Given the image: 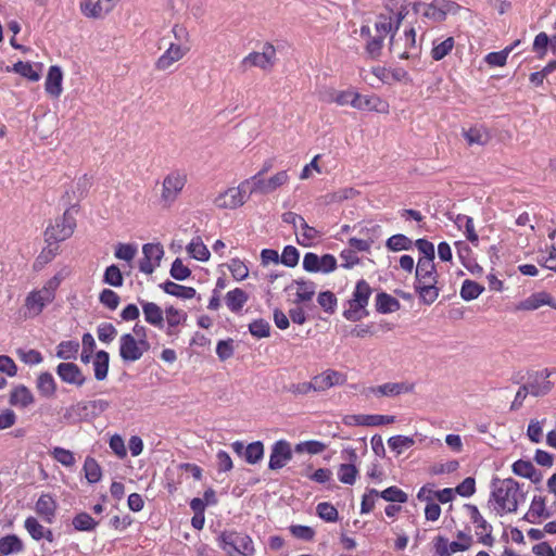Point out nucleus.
<instances>
[{
    "mask_svg": "<svg viewBox=\"0 0 556 556\" xmlns=\"http://www.w3.org/2000/svg\"><path fill=\"white\" fill-rule=\"evenodd\" d=\"M526 501V493L513 478H494L491 483L489 504L497 515L516 513L518 506Z\"/></svg>",
    "mask_w": 556,
    "mask_h": 556,
    "instance_id": "f257e3e1",
    "label": "nucleus"
},
{
    "mask_svg": "<svg viewBox=\"0 0 556 556\" xmlns=\"http://www.w3.org/2000/svg\"><path fill=\"white\" fill-rule=\"evenodd\" d=\"M63 279L64 275L62 273H58L48 279L41 288L31 290L24 300V317H38L43 309L55 300L56 290Z\"/></svg>",
    "mask_w": 556,
    "mask_h": 556,
    "instance_id": "f03ea898",
    "label": "nucleus"
},
{
    "mask_svg": "<svg viewBox=\"0 0 556 556\" xmlns=\"http://www.w3.org/2000/svg\"><path fill=\"white\" fill-rule=\"evenodd\" d=\"M217 543L227 556H253L255 553L253 540L243 532L223 531Z\"/></svg>",
    "mask_w": 556,
    "mask_h": 556,
    "instance_id": "7ed1b4c3",
    "label": "nucleus"
},
{
    "mask_svg": "<svg viewBox=\"0 0 556 556\" xmlns=\"http://www.w3.org/2000/svg\"><path fill=\"white\" fill-rule=\"evenodd\" d=\"M463 8L450 0H433L431 3L415 2L413 10L433 22H443L448 14L456 15Z\"/></svg>",
    "mask_w": 556,
    "mask_h": 556,
    "instance_id": "20e7f679",
    "label": "nucleus"
},
{
    "mask_svg": "<svg viewBox=\"0 0 556 556\" xmlns=\"http://www.w3.org/2000/svg\"><path fill=\"white\" fill-rule=\"evenodd\" d=\"M371 292L370 286L364 279L356 283L353 295L349 301V308L343 313L348 320L357 321L367 315L365 307L368 304Z\"/></svg>",
    "mask_w": 556,
    "mask_h": 556,
    "instance_id": "39448f33",
    "label": "nucleus"
},
{
    "mask_svg": "<svg viewBox=\"0 0 556 556\" xmlns=\"http://www.w3.org/2000/svg\"><path fill=\"white\" fill-rule=\"evenodd\" d=\"M150 348L148 339L138 340L131 333H124L119 337V356L125 363L139 361Z\"/></svg>",
    "mask_w": 556,
    "mask_h": 556,
    "instance_id": "423d86ee",
    "label": "nucleus"
},
{
    "mask_svg": "<svg viewBox=\"0 0 556 556\" xmlns=\"http://www.w3.org/2000/svg\"><path fill=\"white\" fill-rule=\"evenodd\" d=\"M248 201V182L229 187L219 192L214 199V205L220 210H236Z\"/></svg>",
    "mask_w": 556,
    "mask_h": 556,
    "instance_id": "0eeeda50",
    "label": "nucleus"
},
{
    "mask_svg": "<svg viewBox=\"0 0 556 556\" xmlns=\"http://www.w3.org/2000/svg\"><path fill=\"white\" fill-rule=\"evenodd\" d=\"M277 62V52L276 48L266 42L262 51L260 52H251L247 56H244L241 61V66L243 70H248L250 67H258L264 72H270Z\"/></svg>",
    "mask_w": 556,
    "mask_h": 556,
    "instance_id": "6e6552de",
    "label": "nucleus"
},
{
    "mask_svg": "<svg viewBox=\"0 0 556 556\" xmlns=\"http://www.w3.org/2000/svg\"><path fill=\"white\" fill-rule=\"evenodd\" d=\"M187 182V175L179 170L168 173L162 182L161 203L170 206L179 197Z\"/></svg>",
    "mask_w": 556,
    "mask_h": 556,
    "instance_id": "1a4fd4ad",
    "label": "nucleus"
},
{
    "mask_svg": "<svg viewBox=\"0 0 556 556\" xmlns=\"http://www.w3.org/2000/svg\"><path fill=\"white\" fill-rule=\"evenodd\" d=\"M390 51L396 54L400 59H412L417 56L418 47L416 45L415 29L409 28L399 37H395V34H392L390 38Z\"/></svg>",
    "mask_w": 556,
    "mask_h": 556,
    "instance_id": "9d476101",
    "label": "nucleus"
},
{
    "mask_svg": "<svg viewBox=\"0 0 556 556\" xmlns=\"http://www.w3.org/2000/svg\"><path fill=\"white\" fill-rule=\"evenodd\" d=\"M76 227V220L70 211H66L62 217L55 220V224L46 230V240L48 242L64 241L70 238Z\"/></svg>",
    "mask_w": 556,
    "mask_h": 556,
    "instance_id": "9b49d317",
    "label": "nucleus"
},
{
    "mask_svg": "<svg viewBox=\"0 0 556 556\" xmlns=\"http://www.w3.org/2000/svg\"><path fill=\"white\" fill-rule=\"evenodd\" d=\"M303 268L309 273L329 274L337 268V260L332 254H324L318 256L308 252L303 257Z\"/></svg>",
    "mask_w": 556,
    "mask_h": 556,
    "instance_id": "f8f14e48",
    "label": "nucleus"
},
{
    "mask_svg": "<svg viewBox=\"0 0 556 556\" xmlns=\"http://www.w3.org/2000/svg\"><path fill=\"white\" fill-rule=\"evenodd\" d=\"M143 257L139 261V270L151 275L160 266L164 249L160 243H147L142 247Z\"/></svg>",
    "mask_w": 556,
    "mask_h": 556,
    "instance_id": "ddd939ff",
    "label": "nucleus"
},
{
    "mask_svg": "<svg viewBox=\"0 0 556 556\" xmlns=\"http://www.w3.org/2000/svg\"><path fill=\"white\" fill-rule=\"evenodd\" d=\"M545 305L556 309V300L548 292L540 291L518 302L515 311H535Z\"/></svg>",
    "mask_w": 556,
    "mask_h": 556,
    "instance_id": "4468645a",
    "label": "nucleus"
},
{
    "mask_svg": "<svg viewBox=\"0 0 556 556\" xmlns=\"http://www.w3.org/2000/svg\"><path fill=\"white\" fill-rule=\"evenodd\" d=\"M468 510L470 514L471 522L476 525V534L479 539V542L486 546H491L494 542L492 536V527L482 517L477 506L468 505Z\"/></svg>",
    "mask_w": 556,
    "mask_h": 556,
    "instance_id": "2eb2a0df",
    "label": "nucleus"
},
{
    "mask_svg": "<svg viewBox=\"0 0 556 556\" xmlns=\"http://www.w3.org/2000/svg\"><path fill=\"white\" fill-rule=\"evenodd\" d=\"M56 374L64 383L78 388L86 382V377L79 366L72 362L60 363L56 366Z\"/></svg>",
    "mask_w": 556,
    "mask_h": 556,
    "instance_id": "dca6fc26",
    "label": "nucleus"
},
{
    "mask_svg": "<svg viewBox=\"0 0 556 556\" xmlns=\"http://www.w3.org/2000/svg\"><path fill=\"white\" fill-rule=\"evenodd\" d=\"M292 458V450L289 442L279 440L271 446L268 467L277 470L286 466Z\"/></svg>",
    "mask_w": 556,
    "mask_h": 556,
    "instance_id": "f3484780",
    "label": "nucleus"
},
{
    "mask_svg": "<svg viewBox=\"0 0 556 556\" xmlns=\"http://www.w3.org/2000/svg\"><path fill=\"white\" fill-rule=\"evenodd\" d=\"M552 372L548 369H544L538 371L534 376L530 378L528 383H526L525 386L527 387V390H529L531 395L543 396L552 390L553 383L548 380Z\"/></svg>",
    "mask_w": 556,
    "mask_h": 556,
    "instance_id": "a211bd4d",
    "label": "nucleus"
},
{
    "mask_svg": "<svg viewBox=\"0 0 556 556\" xmlns=\"http://www.w3.org/2000/svg\"><path fill=\"white\" fill-rule=\"evenodd\" d=\"M359 35L366 39L365 51L368 56L372 60L378 59L381 55L384 38L376 33L372 34L371 28L368 25H363L361 27Z\"/></svg>",
    "mask_w": 556,
    "mask_h": 556,
    "instance_id": "6ab92c4d",
    "label": "nucleus"
},
{
    "mask_svg": "<svg viewBox=\"0 0 556 556\" xmlns=\"http://www.w3.org/2000/svg\"><path fill=\"white\" fill-rule=\"evenodd\" d=\"M313 379L315 382L316 391L320 392L334 386L344 384L346 382V375L338 370L327 369L321 374L313 377Z\"/></svg>",
    "mask_w": 556,
    "mask_h": 556,
    "instance_id": "aec40b11",
    "label": "nucleus"
},
{
    "mask_svg": "<svg viewBox=\"0 0 556 556\" xmlns=\"http://www.w3.org/2000/svg\"><path fill=\"white\" fill-rule=\"evenodd\" d=\"M189 48L182 47L181 45L170 43L167 50L157 59L155 67L160 71L169 68L174 63L181 60Z\"/></svg>",
    "mask_w": 556,
    "mask_h": 556,
    "instance_id": "412c9836",
    "label": "nucleus"
},
{
    "mask_svg": "<svg viewBox=\"0 0 556 556\" xmlns=\"http://www.w3.org/2000/svg\"><path fill=\"white\" fill-rule=\"evenodd\" d=\"M414 386L406 382H388L377 387H370L367 392L380 396H396L402 393H409Z\"/></svg>",
    "mask_w": 556,
    "mask_h": 556,
    "instance_id": "4be33fe9",
    "label": "nucleus"
},
{
    "mask_svg": "<svg viewBox=\"0 0 556 556\" xmlns=\"http://www.w3.org/2000/svg\"><path fill=\"white\" fill-rule=\"evenodd\" d=\"M389 103L376 94L363 96L358 93V99L355 104V109L357 110L375 111L382 114L389 113Z\"/></svg>",
    "mask_w": 556,
    "mask_h": 556,
    "instance_id": "5701e85b",
    "label": "nucleus"
},
{
    "mask_svg": "<svg viewBox=\"0 0 556 556\" xmlns=\"http://www.w3.org/2000/svg\"><path fill=\"white\" fill-rule=\"evenodd\" d=\"M62 81L63 73L61 67L58 65L50 66L45 83L46 92L53 98H59L63 91Z\"/></svg>",
    "mask_w": 556,
    "mask_h": 556,
    "instance_id": "b1692460",
    "label": "nucleus"
},
{
    "mask_svg": "<svg viewBox=\"0 0 556 556\" xmlns=\"http://www.w3.org/2000/svg\"><path fill=\"white\" fill-rule=\"evenodd\" d=\"M139 303L142 307L144 320L151 326L162 329L164 327L163 309L154 302L140 300Z\"/></svg>",
    "mask_w": 556,
    "mask_h": 556,
    "instance_id": "393cba45",
    "label": "nucleus"
},
{
    "mask_svg": "<svg viewBox=\"0 0 556 556\" xmlns=\"http://www.w3.org/2000/svg\"><path fill=\"white\" fill-rule=\"evenodd\" d=\"M349 464H341L338 468V479L344 484H354L358 476V469L354 462L357 459V454L354 450L349 451Z\"/></svg>",
    "mask_w": 556,
    "mask_h": 556,
    "instance_id": "a878e982",
    "label": "nucleus"
},
{
    "mask_svg": "<svg viewBox=\"0 0 556 556\" xmlns=\"http://www.w3.org/2000/svg\"><path fill=\"white\" fill-rule=\"evenodd\" d=\"M35 510L47 523H52L55 517L56 502L50 494H42L36 502Z\"/></svg>",
    "mask_w": 556,
    "mask_h": 556,
    "instance_id": "bb28decb",
    "label": "nucleus"
},
{
    "mask_svg": "<svg viewBox=\"0 0 556 556\" xmlns=\"http://www.w3.org/2000/svg\"><path fill=\"white\" fill-rule=\"evenodd\" d=\"M438 282V274L433 261L418 260L416 266V283Z\"/></svg>",
    "mask_w": 556,
    "mask_h": 556,
    "instance_id": "cd10ccee",
    "label": "nucleus"
},
{
    "mask_svg": "<svg viewBox=\"0 0 556 556\" xmlns=\"http://www.w3.org/2000/svg\"><path fill=\"white\" fill-rule=\"evenodd\" d=\"M551 513L546 509V500L543 496H533L529 510L525 519L530 523H538L541 518L551 517Z\"/></svg>",
    "mask_w": 556,
    "mask_h": 556,
    "instance_id": "c85d7f7f",
    "label": "nucleus"
},
{
    "mask_svg": "<svg viewBox=\"0 0 556 556\" xmlns=\"http://www.w3.org/2000/svg\"><path fill=\"white\" fill-rule=\"evenodd\" d=\"M10 404L20 408H26L34 404L35 396L24 384L16 386L10 394Z\"/></svg>",
    "mask_w": 556,
    "mask_h": 556,
    "instance_id": "c756f323",
    "label": "nucleus"
},
{
    "mask_svg": "<svg viewBox=\"0 0 556 556\" xmlns=\"http://www.w3.org/2000/svg\"><path fill=\"white\" fill-rule=\"evenodd\" d=\"M97 406V402L93 401V402H78L72 406H70L65 414H64V418L67 419L68 421L75 424V422H79L81 420H85L88 418L89 416V408L92 407V408H96Z\"/></svg>",
    "mask_w": 556,
    "mask_h": 556,
    "instance_id": "7c9ffc66",
    "label": "nucleus"
},
{
    "mask_svg": "<svg viewBox=\"0 0 556 556\" xmlns=\"http://www.w3.org/2000/svg\"><path fill=\"white\" fill-rule=\"evenodd\" d=\"M511 470L515 475L531 480L533 483H539L542 480V475L536 470L534 465L530 460L519 459L511 466Z\"/></svg>",
    "mask_w": 556,
    "mask_h": 556,
    "instance_id": "2f4dec72",
    "label": "nucleus"
},
{
    "mask_svg": "<svg viewBox=\"0 0 556 556\" xmlns=\"http://www.w3.org/2000/svg\"><path fill=\"white\" fill-rule=\"evenodd\" d=\"M434 553L438 556H452L457 552H465L466 546L459 545L458 542H450L445 536L438 535L433 540Z\"/></svg>",
    "mask_w": 556,
    "mask_h": 556,
    "instance_id": "473e14b6",
    "label": "nucleus"
},
{
    "mask_svg": "<svg viewBox=\"0 0 556 556\" xmlns=\"http://www.w3.org/2000/svg\"><path fill=\"white\" fill-rule=\"evenodd\" d=\"M36 388L41 396L50 399L56 393V382L53 376L48 372H41L36 380Z\"/></svg>",
    "mask_w": 556,
    "mask_h": 556,
    "instance_id": "72a5a7b5",
    "label": "nucleus"
},
{
    "mask_svg": "<svg viewBox=\"0 0 556 556\" xmlns=\"http://www.w3.org/2000/svg\"><path fill=\"white\" fill-rule=\"evenodd\" d=\"M81 13L91 18H100L111 11V5H104L101 0L93 2L92 0H83L80 2Z\"/></svg>",
    "mask_w": 556,
    "mask_h": 556,
    "instance_id": "f704fd0d",
    "label": "nucleus"
},
{
    "mask_svg": "<svg viewBox=\"0 0 556 556\" xmlns=\"http://www.w3.org/2000/svg\"><path fill=\"white\" fill-rule=\"evenodd\" d=\"M463 135L465 139L467 140L468 144H478V146H485L490 139L491 135L488 131L486 128L482 126H476L471 127L467 130L463 131Z\"/></svg>",
    "mask_w": 556,
    "mask_h": 556,
    "instance_id": "c9c22d12",
    "label": "nucleus"
},
{
    "mask_svg": "<svg viewBox=\"0 0 556 556\" xmlns=\"http://www.w3.org/2000/svg\"><path fill=\"white\" fill-rule=\"evenodd\" d=\"M321 237V232L316 228L309 226L305 223L296 232L298 243L302 247H312L317 242Z\"/></svg>",
    "mask_w": 556,
    "mask_h": 556,
    "instance_id": "e433bc0d",
    "label": "nucleus"
},
{
    "mask_svg": "<svg viewBox=\"0 0 556 556\" xmlns=\"http://www.w3.org/2000/svg\"><path fill=\"white\" fill-rule=\"evenodd\" d=\"M110 355L108 352L101 350L98 351L93 357V371L94 378L99 381L104 380L108 377Z\"/></svg>",
    "mask_w": 556,
    "mask_h": 556,
    "instance_id": "4c0bfd02",
    "label": "nucleus"
},
{
    "mask_svg": "<svg viewBox=\"0 0 556 556\" xmlns=\"http://www.w3.org/2000/svg\"><path fill=\"white\" fill-rule=\"evenodd\" d=\"M188 254L197 261H208L211 253L200 237H194L187 245Z\"/></svg>",
    "mask_w": 556,
    "mask_h": 556,
    "instance_id": "58836bf2",
    "label": "nucleus"
},
{
    "mask_svg": "<svg viewBox=\"0 0 556 556\" xmlns=\"http://www.w3.org/2000/svg\"><path fill=\"white\" fill-rule=\"evenodd\" d=\"M167 294L181 298L192 299L195 295V289L192 287L181 286L173 281H166L160 286Z\"/></svg>",
    "mask_w": 556,
    "mask_h": 556,
    "instance_id": "ea45409f",
    "label": "nucleus"
},
{
    "mask_svg": "<svg viewBox=\"0 0 556 556\" xmlns=\"http://www.w3.org/2000/svg\"><path fill=\"white\" fill-rule=\"evenodd\" d=\"M413 245L414 241L402 233L391 236L386 242V248L391 252L408 251Z\"/></svg>",
    "mask_w": 556,
    "mask_h": 556,
    "instance_id": "a19ab883",
    "label": "nucleus"
},
{
    "mask_svg": "<svg viewBox=\"0 0 556 556\" xmlns=\"http://www.w3.org/2000/svg\"><path fill=\"white\" fill-rule=\"evenodd\" d=\"M353 418L357 425L369 427L392 424L395 420L394 416L387 415H355Z\"/></svg>",
    "mask_w": 556,
    "mask_h": 556,
    "instance_id": "79ce46f5",
    "label": "nucleus"
},
{
    "mask_svg": "<svg viewBox=\"0 0 556 556\" xmlns=\"http://www.w3.org/2000/svg\"><path fill=\"white\" fill-rule=\"evenodd\" d=\"M376 308L382 314L393 313L400 308V302L390 294L381 292L376 296Z\"/></svg>",
    "mask_w": 556,
    "mask_h": 556,
    "instance_id": "37998d69",
    "label": "nucleus"
},
{
    "mask_svg": "<svg viewBox=\"0 0 556 556\" xmlns=\"http://www.w3.org/2000/svg\"><path fill=\"white\" fill-rule=\"evenodd\" d=\"M296 285V293H295V304H300L303 302L311 301L316 292V286L312 281H295Z\"/></svg>",
    "mask_w": 556,
    "mask_h": 556,
    "instance_id": "c03bdc74",
    "label": "nucleus"
},
{
    "mask_svg": "<svg viewBox=\"0 0 556 556\" xmlns=\"http://www.w3.org/2000/svg\"><path fill=\"white\" fill-rule=\"evenodd\" d=\"M415 288L421 301L427 305L432 304L439 296L440 291L439 288L437 287V282L416 283Z\"/></svg>",
    "mask_w": 556,
    "mask_h": 556,
    "instance_id": "a18cd8bd",
    "label": "nucleus"
},
{
    "mask_svg": "<svg viewBox=\"0 0 556 556\" xmlns=\"http://www.w3.org/2000/svg\"><path fill=\"white\" fill-rule=\"evenodd\" d=\"M455 45L453 37H447L444 40H434L433 47L431 50V56L435 61H440L444 59L447 54L451 53Z\"/></svg>",
    "mask_w": 556,
    "mask_h": 556,
    "instance_id": "49530a36",
    "label": "nucleus"
},
{
    "mask_svg": "<svg viewBox=\"0 0 556 556\" xmlns=\"http://www.w3.org/2000/svg\"><path fill=\"white\" fill-rule=\"evenodd\" d=\"M247 301L248 295L240 288H236L226 294V304L228 308L232 312H239Z\"/></svg>",
    "mask_w": 556,
    "mask_h": 556,
    "instance_id": "de8ad7c7",
    "label": "nucleus"
},
{
    "mask_svg": "<svg viewBox=\"0 0 556 556\" xmlns=\"http://www.w3.org/2000/svg\"><path fill=\"white\" fill-rule=\"evenodd\" d=\"M85 477L89 483H97L102 478V470L98 462L90 456H87L83 466Z\"/></svg>",
    "mask_w": 556,
    "mask_h": 556,
    "instance_id": "09e8293b",
    "label": "nucleus"
},
{
    "mask_svg": "<svg viewBox=\"0 0 556 556\" xmlns=\"http://www.w3.org/2000/svg\"><path fill=\"white\" fill-rule=\"evenodd\" d=\"M78 351V341H62L56 348V357L65 361L76 359Z\"/></svg>",
    "mask_w": 556,
    "mask_h": 556,
    "instance_id": "8fccbe9b",
    "label": "nucleus"
},
{
    "mask_svg": "<svg viewBox=\"0 0 556 556\" xmlns=\"http://www.w3.org/2000/svg\"><path fill=\"white\" fill-rule=\"evenodd\" d=\"M242 182H248V198L253 193H270L269 188L267 186V179L263 176L255 174L254 176L243 180Z\"/></svg>",
    "mask_w": 556,
    "mask_h": 556,
    "instance_id": "3c124183",
    "label": "nucleus"
},
{
    "mask_svg": "<svg viewBox=\"0 0 556 556\" xmlns=\"http://www.w3.org/2000/svg\"><path fill=\"white\" fill-rule=\"evenodd\" d=\"M395 30L392 16L380 14L375 22V33L386 38L389 34H394Z\"/></svg>",
    "mask_w": 556,
    "mask_h": 556,
    "instance_id": "603ef678",
    "label": "nucleus"
},
{
    "mask_svg": "<svg viewBox=\"0 0 556 556\" xmlns=\"http://www.w3.org/2000/svg\"><path fill=\"white\" fill-rule=\"evenodd\" d=\"M484 291V288L479 285L478 282L473 280H465L463 282L462 289H460V296L465 301H471L477 299L482 292Z\"/></svg>",
    "mask_w": 556,
    "mask_h": 556,
    "instance_id": "864d4df0",
    "label": "nucleus"
},
{
    "mask_svg": "<svg viewBox=\"0 0 556 556\" xmlns=\"http://www.w3.org/2000/svg\"><path fill=\"white\" fill-rule=\"evenodd\" d=\"M415 440L405 435H393L388 440L389 447L397 455L402 454L405 450L412 447Z\"/></svg>",
    "mask_w": 556,
    "mask_h": 556,
    "instance_id": "5fc2aeb1",
    "label": "nucleus"
},
{
    "mask_svg": "<svg viewBox=\"0 0 556 556\" xmlns=\"http://www.w3.org/2000/svg\"><path fill=\"white\" fill-rule=\"evenodd\" d=\"M12 71L20 74L23 77L28 78L31 81H38L40 79L39 72L37 70H35L33 64H30L28 62H23V61L16 62L13 65Z\"/></svg>",
    "mask_w": 556,
    "mask_h": 556,
    "instance_id": "6e6d98bb",
    "label": "nucleus"
},
{
    "mask_svg": "<svg viewBox=\"0 0 556 556\" xmlns=\"http://www.w3.org/2000/svg\"><path fill=\"white\" fill-rule=\"evenodd\" d=\"M264 456V445L261 441L250 443L244 451V458L249 464L258 463Z\"/></svg>",
    "mask_w": 556,
    "mask_h": 556,
    "instance_id": "4d7b16f0",
    "label": "nucleus"
},
{
    "mask_svg": "<svg viewBox=\"0 0 556 556\" xmlns=\"http://www.w3.org/2000/svg\"><path fill=\"white\" fill-rule=\"evenodd\" d=\"M23 544L16 535H7L0 539V553L8 555L22 551Z\"/></svg>",
    "mask_w": 556,
    "mask_h": 556,
    "instance_id": "13d9d810",
    "label": "nucleus"
},
{
    "mask_svg": "<svg viewBox=\"0 0 556 556\" xmlns=\"http://www.w3.org/2000/svg\"><path fill=\"white\" fill-rule=\"evenodd\" d=\"M51 456L65 467H73L76 463L74 453L60 446H56L51 451Z\"/></svg>",
    "mask_w": 556,
    "mask_h": 556,
    "instance_id": "bf43d9fd",
    "label": "nucleus"
},
{
    "mask_svg": "<svg viewBox=\"0 0 556 556\" xmlns=\"http://www.w3.org/2000/svg\"><path fill=\"white\" fill-rule=\"evenodd\" d=\"M103 282L115 288L122 287L124 278L121 269L116 265H110L106 267L103 275Z\"/></svg>",
    "mask_w": 556,
    "mask_h": 556,
    "instance_id": "052dcab7",
    "label": "nucleus"
},
{
    "mask_svg": "<svg viewBox=\"0 0 556 556\" xmlns=\"http://www.w3.org/2000/svg\"><path fill=\"white\" fill-rule=\"evenodd\" d=\"M326 447L327 446L325 443H323L320 441H316V440H311V441L298 443L294 447V451L296 453H307V454L316 455V454L323 453L326 450Z\"/></svg>",
    "mask_w": 556,
    "mask_h": 556,
    "instance_id": "680f3d73",
    "label": "nucleus"
},
{
    "mask_svg": "<svg viewBox=\"0 0 556 556\" xmlns=\"http://www.w3.org/2000/svg\"><path fill=\"white\" fill-rule=\"evenodd\" d=\"M316 513L319 518L327 522H336L339 518L337 508L327 502L319 503L316 507Z\"/></svg>",
    "mask_w": 556,
    "mask_h": 556,
    "instance_id": "e2e57ef3",
    "label": "nucleus"
},
{
    "mask_svg": "<svg viewBox=\"0 0 556 556\" xmlns=\"http://www.w3.org/2000/svg\"><path fill=\"white\" fill-rule=\"evenodd\" d=\"M358 99V92L353 88L346 90H338V94H336L334 103L344 106L351 105L355 109L356 101Z\"/></svg>",
    "mask_w": 556,
    "mask_h": 556,
    "instance_id": "0e129e2a",
    "label": "nucleus"
},
{
    "mask_svg": "<svg viewBox=\"0 0 556 556\" xmlns=\"http://www.w3.org/2000/svg\"><path fill=\"white\" fill-rule=\"evenodd\" d=\"M98 522L87 513H80L73 519V526L79 531H91Z\"/></svg>",
    "mask_w": 556,
    "mask_h": 556,
    "instance_id": "69168bd1",
    "label": "nucleus"
},
{
    "mask_svg": "<svg viewBox=\"0 0 556 556\" xmlns=\"http://www.w3.org/2000/svg\"><path fill=\"white\" fill-rule=\"evenodd\" d=\"M546 419L538 420V419H531L528 429H527V437L529 440L533 443H540L543 438V426L545 424Z\"/></svg>",
    "mask_w": 556,
    "mask_h": 556,
    "instance_id": "338daca9",
    "label": "nucleus"
},
{
    "mask_svg": "<svg viewBox=\"0 0 556 556\" xmlns=\"http://www.w3.org/2000/svg\"><path fill=\"white\" fill-rule=\"evenodd\" d=\"M249 330L255 338H267L270 334V325L265 319H255L249 325Z\"/></svg>",
    "mask_w": 556,
    "mask_h": 556,
    "instance_id": "774afa93",
    "label": "nucleus"
}]
</instances>
